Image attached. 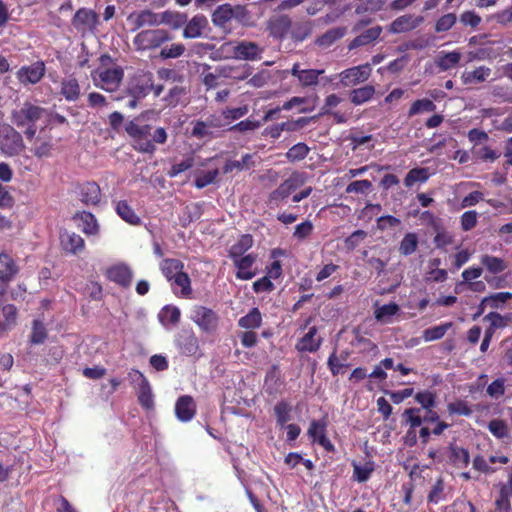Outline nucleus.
Wrapping results in <instances>:
<instances>
[{
    "mask_svg": "<svg viewBox=\"0 0 512 512\" xmlns=\"http://www.w3.org/2000/svg\"><path fill=\"white\" fill-rule=\"evenodd\" d=\"M45 64L43 61H37L30 65L22 66L17 72L16 77L23 85L37 84L45 75Z\"/></svg>",
    "mask_w": 512,
    "mask_h": 512,
    "instance_id": "nucleus-9",
    "label": "nucleus"
},
{
    "mask_svg": "<svg viewBox=\"0 0 512 512\" xmlns=\"http://www.w3.org/2000/svg\"><path fill=\"white\" fill-rule=\"evenodd\" d=\"M22 136L12 127L3 130L0 140V149L7 155H17L23 149Z\"/></svg>",
    "mask_w": 512,
    "mask_h": 512,
    "instance_id": "nucleus-8",
    "label": "nucleus"
},
{
    "mask_svg": "<svg viewBox=\"0 0 512 512\" xmlns=\"http://www.w3.org/2000/svg\"><path fill=\"white\" fill-rule=\"evenodd\" d=\"M452 323H445L438 326L428 328L423 331V339L426 342L441 339L446 332L451 328Z\"/></svg>",
    "mask_w": 512,
    "mask_h": 512,
    "instance_id": "nucleus-50",
    "label": "nucleus"
},
{
    "mask_svg": "<svg viewBox=\"0 0 512 512\" xmlns=\"http://www.w3.org/2000/svg\"><path fill=\"white\" fill-rule=\"evenodd\" d=\"M462 58L459 51H440L436 57V65L441 71H447L456 67Z\"/></svg>",
    "mask_w": 512,
    "mask_h": 512,
    "instance_id": "nucleus-25",
    "label": "nucleus"
},
{
    "mask_svg": "<svg viewBox=\"0 0 512 512\" xmlns=\"http://www.w3.org/2000/svg\"><path fill=\"white\" fill-rule=\"evenodd\" d=\"M60 93L67 101L74 102L78 100L81 95L78 80L72 76L65 77L61 81Z\"/></svg>",
    "mask_w": 512,
    "mask_h": 512,
    "instance_id": "nucleus-24",
    "label": "nucleus"
},
{
    "mask_svg": "<svg viewBox=\"0 0 512 512\" xmlns=\"http://www.w3.org/2000/svg\"><path fill=\"white\" fill-rule=\"evenodd\" d=\"M325 430L326 423L324 420H313L310 423L307 434L314 444L320 445L323 448H333L326 438Z\"/></svg>",
    "mask_w": 512,
    "mask_h": 512,
    "instance_id": "nucleus-17",
    "label": "nucleus"
},
{
    "mask_svg": "<svg viewBox=\"0 0 512 512\" xmlns=\"http://www.w3.org/2000/svg\"><path fill=\"white\" fill-rule=\"evenodd\" d=\"M253 244V239L250 235H242L240 239L231 246L229 251L230 257H240L245 253Z\"/></svg>",
    "mask_w": 512,
    "mask_h": 512,
    "instance_id": "nucleus-49",
    "label": "nucleus"
},
{
    "mask_svg": "<svg viewBox=\"0 0 512 512\" xmlns=\"http://www.w3.org/2000/svg\"><path fill=\"white\" fill-rule=\"evenodd\" d=\"M52 143L50 140L37 138L34 142L33 152L37 157H48L51 154Z\"/></svg>",
    "mask_w": 512,
    "mask_h": 512,
    "instance_id": "nucleus-63",
    "label": "nucleus"
},
{
    "mask_svg": "<svg viewBox=\"0 0 512 512\" xmlns=\"http://www.w3.org/2000/svg\"><path fill=\"white\" fill-rule=\"evenodd\" d=\"M79 198L86 205H97L101 200V191L95 182H87L80 186Z\"/></svg>",
    "mask_w": 512,
    "mask_h": 512,
    "instance_id": "nucleus-20",
    "label": "nucleus"
},
{
    "mask_svg": "<svg viewBox=\"0 0 512 512\" xmlns=\"http://www.w3.org/2000/svg\"><path fill=\"white\" fill-rule=\"evenodd\" d=\"M375 92V87L373 85H365L351 90L349 93V99L354 105H362L371 100Z\"/></svg>",
    "mask_w": 512,
    "mask_h": 512,
    "instance_id": "nucleus-34",
    "label": "nucleus"
},
{
    "mask_svg": "<svg viewBox=\"0 0 512 512\" xmlns=\"http://www.w3.org/2000/svg\"><path fill=\"white\" fill-rule=\"evenodd\" d=\"M18 267L14 260L5 252L0 254V278L10 282L18 273Z\"/></svg>",
    "mask_w": 512,
    "mask_h": 512,
    "instance_id": "nucleus-33",
    "label": "nucleus"
},
{
    "mask_svg": "<svg viewBox=\"0 0 512 512\" xmlns=\"http://www.w3.org/2000/svg\"><path fill=\"white\" fill-rule=\"evenodd\" d=\"M400 308L396 303H389L375 309V319L383 324L392 322V317L399 312Z\"/></svg>",
    "mask_w": 512,
    "mask_h": 512,
    "instance_id": "nucleus-36",
    "label": "nucleus"
},
{
    "mask_svg": "<svg viewBox=\"0 0 512 512\" xmlns=\"http://www.w3.org/2000/svg\"><path fill=\"white\" fill-rule=\"evenodd\" d=\"M434 229V244L437 248L444 249L446 246L452 244L453 236L448 231L437 224L434 225Z\"/></svg>",
    "mask_w": 512,
    "mask_h": 512,
    "instance_id": "nucleus-51",
    "label": "nucleus"
},
{
    "mask_svg": "<svg viewBox=\"0 0 512 512\" xmlns=\"http://www.w3.org/2000/svg\"><path fill=\"white\" fill-rule=\"evenodd\" d=\"M436 109V105L429 99L416 100L410 107L408 115L410 117L415 116L421 112H433Z\"/></svg>",
    "mask_w": 512,
    "mask_h": 512,
    "instance_id": "nucleus-58",
    "label": "nucleus"
},
{
    "mask_svg": "<svg viewBox=\"0 0 512 512\" xmlns=\"http://www.w3.org/2000/svg\"><path fill=\"white\" fill-rule=\"evenodd\" d=\"M423 22V17L411 14L396 18L389 26V31L394 34L405 33L417 28Z\"/></svg>",
    "mask_w": 512,
    "mask_h": 512,
    "instance_id": "nucleus-11",
    "label": "nucleus"
},
{
    "mask_svg": "<svg viewBox=\"0 0 512 512\" xmlns=\"http://www.w3.org/2000/svg\"><path fill=\"white\" fill-rule=\"evenodd\" d=\"M115 210L120 218L128 224L139 225L141 223L140 217L135 213V211L126 201H118L115 205Z\"/></svg>",
    "mask_w": 512,
    "mask_h": 512,
    "instance_id": "nucleus-35",
    "label": "nucleus"
},
{
    "mask_svg": "<svg viewBox=\"0 0 512 512\" xmlns=\"http://www.w3.org/2000/svg\"><path fill=\"white\" fill-rule=\"evenodd\" d=\"M268 27L275 37H282L290 27V19L287 16H279L269 21Z\"/></svg>",
    "mask_w": 512,
    "mask_h": 512,
    "instance_id": "nucleus-42",
    "label": "nucleus"
},
{
    "mask_svg": "<svg viewBox=\"0 0 512 512\" xmlns=\"http://www.w3.org/2000/svg\"><path fill=\"white\" fill-rule=\"evenodd\" d=\"M372 74L370 64H362L343 70L339 73L343 87H354L366 82Z\"/></svg>",
    "mask_w": 512,
    "mask_h": 512,
    "instance_id": "nucleus-5",
    "label": "nucleus"
},
{
    "mask_svg": "<svg viewBox=\"0 0 512 512\" xmlns=\"http://www.w3.org/2000/svg\"><path fill=\"white\" fill-rule=\"evenodd\" d=\"M177 345L183 354L192 356L198 351V339L191 332H183L177 338Z\"/></svg>",
    "mask_w": 512,
    "mask_h": 512,
    "instance_id": "nucleus-29",
    "label": "nucleus"
},
{
    "mask_svg": "<svg viewBox=\"0 0 512 512\" xmlns=\"http://www.w3.org/2000/svg\"><path fill=\"white\" fill-rule=\"evenodd\" d=\"M144 115L136 117L134 120L129 121L125 130L127 134L135 141V149L142 153L152 154L156 150V146L150 140L152 127L148 124H143Z\"/></svg>",
    "mask_w": 512,
    "mask_h": 512,
    "instance_id": "nucleus-2",
    "label": "nucleus"
},
{
    "mask_svg": "<svg viewBox=\"0 0 512 512\" xmlns=\"http://www.w3.org/2000/svg\"><path fill=\"white\" fill-rule=\"evenodd\" d=\"M472 154L477 158L485 162H494L500 157V153L491 147L483 144L472 148Z\"/></svg>",
    "mask_w": 512,
    "mask_h": 512,
    "instance_id": "nucleus-46",
    "label": "nucleus"
},
{
    "mask_svg": "<svg viewBox=\"0 0 512 512\" xmlns=\"http://www.w3.org/2000/svg\"><path fill=\"white\" fill-rule=\"evenodd\" d=\"M80 221L82 222V231L88 235H95L98 232V224L93 214L83 212L80 214Z\"/></svg>",
    "mask_w": 512,
    "mask_h": 512,
    "instance_id": "nucleus-55",
    "label": "nucleus"
},
{
    "mask_svg": "<svg viewBox=\"0 0 512 512\" xmlns=\"http://www.w3.org/2000/svg\"><path fill=\"white\" fill-rule=\"evenodd\" d=\"M183 37L185 39L200 38L208 27V20L204 15L197 14L184 24Z\"/></svg>",
    "mask_w": 512,
    "mask_h": 512,
    "instance_id": "nucleus-13",
    "label": "nucleus"
},
{
    "mask_svg": "<svg viewBox=\"0 0 512 512\" xmlns=\"http://www.w3.org/2000/svg\"><path fill=\"white\" fill-rule=\"evenodd\" d=\"M196 413V405L191 396H181L175 404V414L182 422L190 421Z\"/></svg>",
    "mask_w": 512,
    "mask_h": 512,
    "instance_id": "nucleus-15",
    "label": "nucleus"
},
{
    "mask_svg": "<svg viewBox=\"0 0 512 512\" xmlns=\"http://www.w3.org/2000/svg\"><path fill=\"white\" fill-rule=\"evenodd\" d=\"M444 500H446L445 482L442 477H438L431 486L427 501L431 504H438Z\"/></svg>",
    "mask_w": 512,
    "mask_h": 512,
    "instance_id": "nucleus-37",
    "label": "nucleus"
},
{
    "mask_svg": "<svg viewBox=\"0 0 512 512\" xmlns=\"http://www.w3.org/2000/svg\"><path fill=\"white\" fill-rule=\"evenodd\" d=\"M489 431L497 438L504 439L508 437V427L502 420H492L488 425Z\"/></svg>",
    "mask_w": 512,
    "mask_h": 512,
    "instance_id": "nucleus-62",
    "label": "nucleus"
},
{
    "mask_svg": "<svg viewBox=\"0 0 512 512\" xmlns=\"http://www.w3.org/2000/svg\"><path fill=\"white\" fill-rule=\"evenodd\" d=\"M324 70L304 69L298 80L303 87L315 86L318 84V78Z\"/></svg>",
    "mask_w": 512,
    "mask_h": 512,
    "instance_id": "nucleus-54",
    "label": "nucleus"
},
{
    "mask_svg": "<svg viewBox=\"0 0 512 512\" xmlns=\"http://www.w3.org/2000/svg\"><path fill=\"white\" fill-rule=\"evenodd\" d=\"M262 315L258 308H253L247 315L241 317L238 325L245 329H256L261 326Z\"/></svg>",
    "mask_w": 512,
    "mask_h": 512,
    "instance_id": "nucleus-43",
    "label": "nucleus"
},
{
    "mask_svg": "<svg viewBox=\"0 0 512 512\" xmlns=\"http://www.w3.org/2000/svg\"><path fill=\"white\" fill-rule=\"evenodd\" d=\"M508 461L509 460L506 456L490 455L488 457V459H486L483 456H477V457H475V459L473 461V467L480 472L490 473V472L495 471V468L490 467V464H492V465L496 464V463L506 464V463H508Z\"/></svg>",
    "mask_w": 512,
    "mask_h": 512,
    "instance_id": "nucleus-30",
    "label": "nucleus"
},
{
    "mask_svg": "<svg viewBox=\"0 0 512 512\" xmlns=\"http://www.w3.org/2000/svg\"><path fill=\"white\" fill-rule=\"evenodd\" d=\"M183 267V263L178 259H165L161 263L162 273L169 281L181 274Z\"/></svg>",
    "mask_w": 512,
    "mask_h": 512,
    "instance_id": "nucleus-38",
    "label": "nucleus"
},
{
    "mask_svg": "<svg viewBox=\"0 0 512 512\" xmlns=\"http://www.w3.org/2000/svg\"><path fill=\"white\" fill-rule=\"evenodd\" d=\"M382 33V27L381 26H374L367 30H365L363 33L355 37L351 43L349 44V49H355L361 46L368 45L375 40H377Z\"/></svg>",
    "mask_w": 512,
    "mask_h": 512,
    "instance_id": "nucleus-28",
    "label": "nucleus"
},
{
    "mask_svg": "<svg viewBox=\"0 0 512 512\" xmlns=\"http://www.w3.org/2000/svg\"><path fill=\"white\" fill-rule=\"evenodd\" d=\"M415 400L421 405L422 409L429 410L436 406V397L432 392L424 391L415 395Z\"/></svg>",
    "mask_w": 512,
    "mask_h": 512,
    "instance_id": "nucleus-61",
    "label": "nucleus"
},
{
    "mask_svg": "<svg viewBox=\"0 0 512 512\" xmlns=\"http://www.w3.org/2000/svg\"><path fill=\"white\" fill-rule=\"evenodd\" d=\"M309 150L305 143H297L287 151L286 157L291 162L301 161L306 158Z\"/></svg>",
    "mask_w": 512,
    "mask_h": 512,
    "instance_id": "nucleus-56",
    "label": "nucleus"
},
{
    "mask_svg": "<svg viewBox=\"0 0 512 512\" xmlns=\"http://www.w3.org/2000/svg\"><path fill=\"white\" fill-rule=\"evenodd\" d=\"M186 48L182 43H173L161 48L159 56L162 59H175L182 56Z\"/></svg>",
    "mask_w": 512,
    "mask_h": 512,
    "instance_id": "nucleus-53",
    "label": "nucleus"
},
{
    "mask_svg": "<svg viewBox=\"0 0 512 512\" xmlns=\"http://www.w3.org/2000/svg\"><path fill=\"white\" fill-rule=\"evenodd\" d=\"M456 23V15L448 13L439 18L435 24V30L437 32H446L450 30Z\"/></svg>",
    "mask_w": 512,
    "mask_h": 512,
    "instance_id": "nucleus-64",
    "label": "nucleus"
},
{
    "mask_svg": "<svg viewBox=\"0 0 512 512\" xmlns=\"http://www.w3.org/2000/svg\"><path fill=\"white\" fill-rule=\"evenodd\" d=\"M99 23V15L88 8L77 10L71 20L72 27L82 38L95 35Z\"/></svg>",
    "mask_w": 512,
    "mask_h": 512,
    "instance_id": "nucleus-3",
    "label": "nucleus"
},
{
    "mask_svg": "<svg viewBox=\"0 0 512 512\" xmlns=\"http://www.w3.org/2000/svg\"><path fill=\"white\" fill-rule=\"evenodd\" d=\"M293 410L291 404L286 401H279L275 404L273 411L276 418V424L280 428H284L285 425L293 419Z\"/></svg>",
    "mask_w": 512,
    "mask_h": 512,
    "instance_id": "nucleus-26",
    "label": "nucleus"
},
{
    "mask_svg": "<svg viewBox=\"0 0 512 512\" xmlns=\"http://www.w3.org/2000/svg\"><path fill=\"white\" fill-rule=\"evenodd\" d=\"M428 179L427 170L424 168H414L410 170L405 179L404 184L406 187L413 186L416 182H425Z\"/></svg>",
    "mask_w": 512,
    "mask_h": 512,
    "instance_id": "nucleus-59",
    "label": "nucleus"
},
{
    "mask_svg": "<svg viewBox=\"0 0 512 512\" xmlns=\"http://www.w3.org/2000/svg\"><path fill=\"white\" fill-rule=\"evenodd\" d=\"M44 113L42 107L36 106L30 102H24L20 109L12 112V122L17 127H24L35 123Z\"/></svg>",
    "mask_w": 512,
    "mask_h": 512,
    "instance_id": "nucleus-7",
    "label": "nucleus"
},
{
    "mask_svg": "<svg viewBox=\"0 0 512 512\" xmlns=\"http://www.w3.org/2000/svg\"><path fill=\"white\" fill-rule=\"evenodd\" d=\"M172 35L165 29L143 30L134 38L138 50H153L172 40Z\"/></svg>",
    "mask_w": 512,
    "mask_h": 512,
    "instance_id": "nucleus-4",
    "label": "nucleus"
},
{
    "mask_svg": "<svg viewBox=\"0 0 512 512\" xmlns=\"http://www.w3.org/2000/svg\"><path fill=\"white\" fill-rule=\"evenodd\" d=\"M421 410V408H409L404 411L403 416L405 418V421L410 425L408 437L410 435H413V437H415V429L420 427L423 422Z\"/></svg>",
    "mask_w": 512,
    "mask_h": 512,
    "instance_id": "nucleus-40",
    "label": "nucleus"
},
{
    "mask_svg": "<svg viewBox=\"0 0 512 512\" xmlns=\"http://www.w3.org/2000/svg\"><path fill=\"white\" fill-rule=\"evenodd\" d=\"M263 50L255 42L242 41L234 47V55L237 59L255 61L261 59Z\"/></svg>",
    "mask_w": 512,
    "mask_h": 512,
    "instance_id": "nucleus-12",
    "label": "nucleus"
},
{
    "mask_svg": "<svg viewBox=\"0 0 512 512\" xmlns=\"http://www.w3.org/2000/svg\"><path fill=\"white\" fill-rule=\"evenodd\" d=\"M481 264L485 267L488 275H496L502 273L508 268V262L504 259L489 254H484L480 258Z\"/></svg>",
    "mask_w": 512,
    "mask_h": 512,
    "instance_id": "nucleus-27",
    "label": "nucleus"
},
{
    "mask_svg": "<svg viewBox=\"0 0 512 512\" xmlns=\"http://www.w3.org/2000/svg\"><path fill=\"white\" fill-rule=\"evenodd\" d=\"M492 70L487 66H478L472 71H464L461 81L464 85H474L485 82L491 75Z\"/></svg>",
    "mask_w": 512,
    "mask_h": 512,
    "instance_id": "nucleus-23",
    "label": "nucleus"
},
{
    "mask_svg": "<svg viewBox=\"0 0 512 512\" xmlns=\"http://www.w3.org/2000/svg\"><path fill=\"white\" fill-rule=\"evenodd\" d=\"M322 343V338L317 336V328L311 327L309 331L296 344L299 352H316Z\"/></svg>",
    "mask_w": 512,
    "mask_h": 512,
    "instance_id": "nucleus-19",
    "label": "nucleus"
},
{
    "mask_svg": "<svg viewBox=\"0 0 512 512\" xmlns=\"http://www.w3.org/2000/svg\"><path fill=\"white\" fill-rule=\"evenodd\" d=\"M403 468L409 472L411 481H415L420 477L421 472L429 468V465H421L416 459L410 456L403 462Z\"/></svg>",
    "mask_w": 512,
    "mask_h": 512,
    "instance_id": "nucleus-47",
    "label": "nucleus"
},
{
    "mask_svg": "<svg viewBox=\"0 0 512 512\" xmlns=\"http://www.w3.org/2000/svg\"><path fill=\"white\" fill-rule=\"evenodd\" d=\"M233 259L234 265L238 268L236 273V277L241 280H250L252 279L256 273L250 271L252 267L255 257L252 254H248L243 257H231Z\"/></svg>",
    "mask_w": 512,
    "mask_h": 512,
    "instance_id": "nucleus-21",
    "label": "nucleus"
},
{
    "mask_svg": "<svg viewBox=\"0 0 512 512\" xmlns=\"http://www.w3.org/2000/svg\"><path fill=\"white\" fill-rule=\"evenodd\" d=\"M418 243V236L415 233L405 234L399 245L400 254L404 256L413 254L417 250Z\"/></svg>",
    "mask_w": 512,
    "mask_h": 512,
    "instance_id": "nucleus-45",
    "label": "nucleus"
},
{
    "mask_svg": "<svg viewBox=\"0 0 512 512\" xmlns=\"http://www.w3.org/2000/svg\"><path fill=\"white\" fill-rule=\"evenodd\" d=\"M307 181V175L304 172L294 171L283 184L293 193L300 187L304 186Z\"/></svg>",
    "mask_w": 512,
    "mask_h": 512,
    "instance_id": "nucleus-52",
    "label": "nucleus"
},
{
    "mask_svg": "<svg viewBox=\"0 0 512 512\" xmlns=\"http://www.w3.org/2000/svg\"><path fill=\"white\" fill-rule=\"evenodd\" d=\"M369 459L359 462L352 460L351 465L353 467V479L359 483L366 482L372 472L375 469L374 461L371 460V455L367 453Z\"/></svg>",
    "mask_w": 512,
    "mask_h": 512,
    "instance_id": "nucleus-18",
    "label": "nucleus"
},
{
    "mask_svg": "<svg viewBox=\"0 0 512 512\" xmlns=\"http://www.w3.org/2000/svg\"><path fill=\"white\" fill-rule=\"evenodd\" d=\"M161 24H167L173 29H179L186 21L187 16L183 13L165 11L160 13Z\"/></svg>",
    "mask_w": 512,
    "mask_h": 512,
    "instance_id": "nucleus-41",
    "label": "nucleus"
},
{
    "mask_svg": "<svg viewBox=\"0 0 512 512\" xmlns=\"http://www.w3.org/2000/svg\"><path fill=\"white\" fill-rule=\"evenodd\" d=\"M291 194V191L282 182L278 188L270 193L268 205L271 208L279 207Z\"/></svg>",
    "mask_w": 512,
    "mask_h": 512,
    "instance_id": "nucleus-44",
    "label": "nucleus"
},
{
    "mask_svg": "<svg viewBox=\"0 0 512 512\" xmlns=\"http://www.w3.org/2000/svg\"><path fill=\"white\" fill-rule=\"evenodd\" d=\"M131 378L137 385L138 401L142 407L150 410L154 407V398L148 380L139 371L131 374Z\"/></svg>",
    "mask_w": 512,
    "mask_h": 512,
    "instance_id": "nucleus-10",
    "label": "nucleus"
},
{
    "mask_svg": "<svg viewBox=\"0 0 512 512\" xmlns=\"http://www.w3.org/2000/svg\"><path fill=\"white\" fill-rule=\"evenodd\" d=\"M512 299V293L510 292H498L485 297L481 305L490 306L491 308H500L502 304Z\"/></svg>",
    "mask_w": 512,
    "mask_h": 512,
    "instance_id": "nucleus-48",
    "label": "nucleus"
},
{
    "mask_svg": "<svg viewBox=\"0 0 512 512\" xmlns=\"http://www.w3.org/2000/svg\"><path fill=\"white\" fill-rule=\"evenodd\" d=\"M100 66L91 72L93 84L107 92L116 91L124 77L123 69L113 63L108 55H102L99 58Z\"/></svg>",
    "mask_w": 512,
    "mask_h": 512,
    "instance_id": "nucleus-1",
    "label": "nucleus"
},
{
    "mask_svg": "<svg viewBox=\"0 0 512 512\" xmlns=\"http://www.w3.org/2000/svg\"><path fill=\"white\" fill-rule=\"evenodd\" d=\"M135 29L142 27L158 26L161 24L160 13H154L150 10H143L133 13L128 17Z\"/></svg>",
    "mask_w": 512,
    "mask_h": 512,
    "instance_id": "nucleus-14",
    "label": "nucleus"
},
{
    "mask_svg": "<svg viewBox=\"0 0 512 512\" xmlns=\"http://www.w3.org/2000/svg\"><path fill=\"white\" fill-rule=\"evenodd\" d=\"M190 319L205 332H213L218 326L217 314L204 306H194L190 312Z\"/></svg>",
    "mask_w": 512,
    "mask_h": 512,
    "instance_id": "nucleus-6",
    "label": "nucleus"
},
{
    "mask_svg": "<svg viewBox=\"0 0 512 512\" xmlns=\"http://www.w3.org/2000/svg\"><path fill=\"white\" fill-rule=\"evenodd\" d=\"M152 88L151 77L140 76L128 88L129 94L134 98H144L149 94Z\"/></svg>",
    "mask_w": 512,
    "mask_h": 512,
    "instance_id": "nucleus-31",
    "label": "nucleus"
},
{
    "mask_svg": "<svg viewBox=\"0 0 512 512\" xmlns=\"http://www.w3.org/2000/svg\"><path fill=\"white\" fill-rule=\"evenodd\" d=\"M345 35L344 28H333L327 31L318 39V44L323 47L332 45L335 41L342 38Z\"/></svg>",
    "mask_w": 512,
    "mask_h": 512,
    "instance_id": "nucleus-57",
    "label": "nucleus"
},
{
    "mask_svg": "<svg viewBox=\"0 0 512 512\" xmlns=\"http://www.w3.org/2000/svg\"><path fill=\"white\" fill-rule=\"evenodd\" d=\"M107 277L123 287H128L131 284L133 272L127 265L117 264L108 269Z\"/></svg>",
    "mask_w": 512,
    "mask_h": 512,
    "instance_id": "nucleus-16",
    "label": "nucleus"
},
{
    "mask_svg": "<svg viewBox=\"0 0 512 512\" xmlns=\"http://www.w3.org/2000/svg\"><path fill=\"white\" fill-rule=\"evenodd\" d=\"M158 319L163 326L175 325L180 320V310L175 306L167 305L160 310Z\"/></svg>",
    "mask_w": 512,
    "mask_h": 512,
    "instance_id": "nucleus-39",
    "label": "nucleus"
},
{
    "mask_svg": "<svg viewBox=\"0 0 512 512\" xmlns=\"http://www.w3.org/2000/svg\"><path fill=\"white\" fill-rule=\"evenodd\" d=\"M60 241L63 249L73 254H77L85 247L83 238L74 232H62Z\"/></svg>",
    "mask_w": 512,
    "mask_h": 512,
    "instance_id": "nucleus-22",
    "label": "nucleus"
},
{
    "mask_svg": "<svg viewBox=\"0 0 512 512\" xmlns=\"http://www.w3.org/2000/svg\"><path fill=\"white\" fill-rule=\"evenodd\" d=\"M240 10V7L234 9L229 4L219 6L212 15V22L215 26H225L234 16L235 12Z\"/></svg>",
    "mask_w": 512,
    "mask_h": 512,
    "instance_id": "nucleus-32",
    "label": "nucleus"
},
{
    "mask_svg": "<svg viewBox=\"0 0 512 512\" xmlns=\"http://www.w3.org/2000/svg\"><path fill=\"white\" fill-rule=\"evenodd\" d=\"M174 284L181 288L179 295L184 298H190L192 289L190 285V278L184 272L177 275L174 279Z\"/></svg>",
    "mask_w": 512,
    "mask_h": 512,
    "instance_id": "nucleus-60",
    "label": "nucleus"
}]
</instances>
